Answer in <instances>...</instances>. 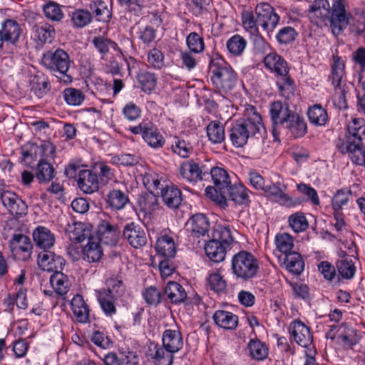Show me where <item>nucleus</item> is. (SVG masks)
Segmentation results:
<instances>
[{
	"instance_id": "f257e3e1",
	"label": "nucleus",
	"mask_w": 365,
	"mask_h": 365,
	"mask_svg": "<svg viewBox=\"0 0 365 365\" xmlns=\"http://www.w3.org/2000/svg\"><path fill=\"white\" fill-rule=\"evenodd\" d=\"M312 24L323 29L329 26L332 34H341L349 24L351 14L346 0H314L308 9Z\"/></svg>"
},
{
	"instance_id": "f03ea898",
	"label": "nucleus",
	"mask_w": 365,
	"mask_h": 365,
	"mask_svg": "<svg viewBox=\"0 0 365 365\" xmlns=\"http://www.w3.org/2000/svg\"><path fill=\"white\" fill-rule=\"evenodd\" d=\"M228 133L232 145L243 148L250 138H264L266 129L256 107L249 104L245 106L243 118L232 122Z\"/></svg>"
},
{
	"instance_id": "7ed1b4c3",
	"label": "nucleus",
	"mask_w": 365,
	"mask_h": 365,
	"mask_svg": "<svg viewBox=\"0 0 365 365\" xmlns=\"http://www.w3.org/2000/svg\"><path fill=\"white\" fill-rule=\"evenodd\" d=\"M279 19L280 16L274 8L268 3L262 2L256 6L254 13L243 14L242 25L253 36L255 43L264 45L265 40L259 34L258 26L269 34L276 29Z\"/></svg>"
},
{
	"instance_id": "20e7f679",
	"label": "nucleus",
	"mask_w": 365,
	"mask_h": 365,
	"mask_svg": "<svg viewBox=\"0 0 365 365\" xmlns=\"http://www.w3.org/2000/svg\"><path fill=\"white\" fill-rule=\"evenodd\" d=\"M210 81L215 93L221 96L230 95L243 86L237 72L222 58L210 61Z\"/></svg>"
},
{
	"instance_id": "39448f33",
	"label": "nucleus",
	"mask_w": 365,
	"mask_h": 365,
	"mask_svg": "<svg viewBox=\"0 0 365 365\" xmlns=\"http://www.w3.org/2000/svg\"><path fill=\"white\" fill-rule=\"evenodd\" d=\"M365 120L362 118H355L350 121L346 128V132L339 135L335 140L336 150L342 155L359 153L364 148Z\"/></svg>"
},
{
	"instance_id": "423d86ee",
	"label": "nucleus",
	"mask_w": 365,
	"mask_h": 365,
	"mask_svg": "<svg viewBox=\"0 0 365 365\" xmlns=\"http://www.w3.org/2000/svg\"><path fill=\"white\" fill-rule=\"evenodd\" d=\"M71 63V60L68 53L61 48L53 51L45 52L41 58L43 66L64 84H69L73 81V77L68 73Z\"/></svg>"
},
{
	"instance_id": "0eeeda50",
	"label": "nucleus",
	"mask_w": 365,
	"mask_h": 365,
	"mask_svg": "<svg viewBox=\"0 0 365 365\" xmlns=\"http://www.w3.org/2000/svg\"><path fill=\"white\" fill-rule=\"evenodd\" d=\"M128 130L134 135H140L144 141L153 148H160L165 145V138L150 120H143L138 125L130 126Z\"/></svg>"
},
{
	"instance_id": "6e6552de",
	"label": "nucleus",
	"mask_w": 365,
	"mask_h": 365,
	"mask_svg": "<svg viewBox=\"0 0 365 365\" xmlns=\"http://www.w3.org/2000/svg\"><path fill=\"white\" fill-rule=\"evenodd\" d=\"M210 163V160L205 162L200 161L198 159L185 160L180 165L179 173L185 180L195 184L208 178L207 165Z\"/></svg>"
},
{
	"instance_id": "1a4fd4ad",
	"label": "nucleus",
	"mask_w": 365,
	"mask_h": 365,
	"mask_svg": "<svg viewBox=\"0 0 365 365\" xmlns=\"http://www.w3.org/2000/svg\"><path fill=\"white\" fill-rule=\"evenodd\" d=\"M269 116L272 122V133L274 140H279L281 128L284 127L287 121L294 113L288 104L280 101H275L270 103Z\"/></svg>"
},
{
	"instance_id": "9d476101",
	"label": "nucleus",
	"mask_w": 365,
	"mask_h": 365,
	"mask_svg": "<svg viewBox=\"0 0 365 365\" xmlns=\"http://www.w3.org/2000/svg\"><path fill=\"white\" fill-rule=\"evenodd\" d=\"M11 256L18 260L26 261L31 257L33 244L27 235L17 232L14 233L9 241Z\"/></svg>"
},
{
	"instance_id": "9b49d317",
	"label": "nucleus",
	"mask_w": 365,
	"mask_h": 365,
	"mask_svg": "<svg viewBox=\"0 0 365 365\" xmlns=\"http://www.w3.org/2000/svg\"><path fill=\"white\" fill-rule=\"evenodd\" d=\"M91 43L99 53L101 60H106V56L108 54L110 48L120 53L127 64L129 74L130 73L131 65L133 64V66L136 63V60L132 56H125L115 41L103 36H96L93 38Z\"/></svg>"
},
{
	"instance_id": "f8f14e48",
	"label": "nucleus",
	"mask_w": 365,
	"mask_h": 365,
	"mask_svg": "<svg viewBox=\"0 0 365 365\" xmlns=\"http://www.w3.org/2000/svg\"><path fill=\"white\" fill-rule=\"evenodd\" d=\"M232 269L233 274H257L259 262L251 252L242 250L232 257Z\"/></svg>"
},
{
	"instance_id": "ddd939ff",
	"label": "nucleus",
	"mask_w": 365,
	"mask_h": 365,
	"mask_svg": "<svg viewBox=\"0 0 365 365\" xmlns=\"http://www.w3.org/2000/svg\"><path fill=\"white\" fill-rule=\"evenodd\" d=\"M263 191L267 197L283 206L294 207L301 202L300 200H294L290 197L286 193V185L280 182L266 185Z\"/></svg>"
},
{
	"instance_id": "4468645a",
	"label": "nucleus",
	"mask_w": 365,
	"mask_h": 365,
	"mask_svg": "<svg viewBox=\"0 0 365 365\" xmlns=\"http://www.w3.org/2000/svg\"><path fill=\"white\" fill-rule=\"evenodd\" d=\"M66 263L63 257L54 252H41L38 255V265L44 272L63 274Z\"/></svg>"
},
{
	"instance_id": "2eb2a0df",
	"label": "nucleus",
	"mask_w": 365,
	"mask_h": 365,
	"mask_svg": "<svg viewBox=\"0 0 365 365\" xmlns=\"http://www.w3.org/2000/svg\"><path fill=\"white\" fill-rule=\"evenodd\" d=\"M23 34L21 26L14 19H7L1 23L0 29V37L2 40V46L7 43L16 46Z\"/></svg>"
},
{
	"instance_id": "dca6fc26",
	"label": "nucleus",
	"mask_w": 365,
	"mask_h": 365,
	"mask_svg": "<svg viewBox=\"0 0 365 365\" xmlns=\"http://www.w3.org/2000/svg\"><path fill=\"white\" fill-rule=\"evenodd\" d=\"M123 237L133 247L137 249L147 243V234L145 230L134 222L127 223L123 230Z\"/></svg>"
},
{
	"instance_id": "f3484780",
	"label": "nucleus",
	"mask_w": 365,
	"mask_h": 365,
	"mask_svg": "<svg viewBox=\"0 0 365 365\" xmlns=\"http://www.w3.org/2000/svg\"><path fill=\"white\" fill-rule=\"evenodd\" d=\"M190 236L193 239H200L209 236L210 222L208 217L202 213L192 215L187 222Z\"/></svg>"
},
{
	"instance_id": "a211bd4d",
	"label": "nucleus",
	"mask_w": 365,
	"mask_h": 365,
	"mask_svg": "<svg viewBox=\"0 0 365 365\" xmlns=\"http://www.w3.org/2000/svg\"><path fill=\"white\" fill-rule=\"evenodd\" d=\"M88 9L92 19L108 24L113 19V1L110 4L104 0H92L88 4Z\"/></svg>"
},
{
	"instance_id": "6ab92c4d",
	"label": "nucleus",
	"mask_w": 365,
	"mask_h": 365,
	"mask_svg": "<svg viewBox=\"0 0 365 365\" xmlns=\"http://www.w3.org/2000/svg\"><path fill=\"white\" fill-rule=\"evenodd\" d=\"M120 231L118 226L108 220H101L98 225L96 237L106 245L114 246L120 238Z\"/></svg>"
},
{
	"instance_id": "aec40b11",
	"label": "nucleus",
	"mask_w": 365,
	"mask_h": 365,
	"mask_svg": "<svg viewBox=\"0 0 365 365\" xmlns=\"http://www.w3.org/2000/svg\"><path fill=\"white\" fill-rule=\"evenodd\" d=\"M99 177L91 170H82L78 172L77 185L86 194H93L99 190Z\"/></svg>"
},
{
	"instance_id": "412c9836",
	"label": "nucleus",
	"mask_w": 365,
	"mask_h": 365,
	"mask_svg": "<svg viewBox=\"0 0 365 365\" xmlns=\"http://www.w3.org/2000/svg\"><path fill=\"white\" fill-rule=\"evenodd\" d=\"M294 341L302 347H308L312 344L313 336L309 327L299 320L292 322L289 328Z\"/></svg>"
},
{
	"instance_id": "4be33fe9",
	"label": "nucleus",
	"mask_w": 365,
	"mask_h": 365,
	"mask_svg": "<svg viewBox=\"0 0 365 365\" xmlns=\"http://www.w3.org/2000/svg\"><path fill=\"white\" fill-rule=\"evenodd\" d=\"M154 248L157 255L164 258H173L177 252L173 237L166 233H160L157 237Z\"/></svg>"
},
{
	"instance_id": "5701e85b",
	"label": "nucleus",
	"mask_w": 365,
	"mask_h": 365,
	"mask_svg": "<svg viewBox=\"0 0 365 365\" xmlns=\"http://www.w3.org/2000/svg\"><path fill=\"white\" fill-rule=\"evenodd\" d=\"M140 176L145 187L153 195L154 202H152L150 207V210H155V207L158 205L155 196L159 195L161 187H163L165 185L161 183L159 175L153 170H149L145 171L143 174H141Z\"/></svg>"
},
{
	"instance_id": "b1692460",
	"label": "nucleus",
	"mask_w": 365,
	"mask_h": 365,
	"mask_svg": "<svg viewBox=\"0 0 365 365\" xmlns=\"http://www.w3.org/2000/svg\"><path fill=\"white\" fill-rule=\"evenodd\" d=\"M159 195L164 204L170 209H178L182 201L181 190L174 185H165L161 187Z\"/></svg>"
},
{
	"instance_id": "393cba45",
	"label": "nucleus",
	"mask_w": 365,
	"mask_h": 365,
	"mask_svg": "<svg viewBox=\"0 0 365 365\" xmlns=\"http://www.w3.org/2000/svg\"><path fill=\"white\" fill-rule=\"evenodd\" d=\"M32 235L36 245L43 252H47L53 247L55 235L48 227L39 225L33 230Z\"/></svg>"
},
{
	"instance_id": "a878e982",
	"label": "nucleus",
	"mask_w": 365,
	"mask_h": 365,
	"mask_svg": "<svg viewBox=\"0 0 365 365\" xmlns=\"http://www.w3.org/2000/svg\"><path fill=\"white\" fill-rule=\"evenodd\" d=\"M30 91L38 98L44 97L51 90L48 77L42 72H37L29 80Z\"/></svg>"
},
{
	"instance_id": "bb28decb",
	"label": "nucleus",
	"mask_w": 365,
	"mask_h": 365,
	"mask_svg": "<svg viewBox=\"0 0 365 365\" xmlns=\"http://www.w3.org/2000/svg\"><path fill=\"white\" fill-rule=\"evenodd\" d=\"M34 39L38 46L51 43L56 37L54 26L47 22L33 26Z\"/></svg>"
},
{
	"instance_id": "cd10ccee",
	"label": "nucleus",
	"mask_w": 365,
	"mask_h": 365,
	"mask_svg": "<svg viewBox=\"0 0 365 365\" xmlns=\"http://www.w3.org/2000/svg\"><path fill=\"white\" fill-rule=\"evenodd\" d=\"M207 168L208 169V176H211L214 185L221 192H226V190H227L231 183L230 177L227 171L222 167L213 166L210 163H207Z\"/></svg>"
},
{
	"instance_id": "c85d7f7f",
	"label": "nucleus",
	"mask_w": 365,
	"mask_h": 365,
	"mask_svg": "<svg viewBox=\"0 0 365 365\" xmlns=\"http://www.w3.org/2000/svg\"><path fill=\"white\" fill-rule=\"evenodd\" d=\"M150 359L155 365H172L174 353L169 351L163 345L152 343L149 348Z\"/></svg>"
},
{
	"instance_id": "c756f323",
	"label": "nucleus",
	"mask_w": 365,
	"mask_h": 365,
	"mask_svg": "<svg viewBox=\"0 0 365 365\" xmlns=\"http://www.w3.org/2000/svg\"><path fill=\"white\" fill-rule=\"evenodd\" d=\"M225 196H229L230 200L239 205L249 206L250 203V190L241 183L230 184L226 190Z\"/></svg>"
},
{
	"instance_id": "7c9ffc66",
	"label": "nucleus",
	"mask_w": 365,
	"mask_h": 365,
	"mask_svg": "<svg viewBox=\"0 0 365 365\" xmlns=\"http://www.w3.org/2000/svg\"><path fill=\"white\" fill-rule=\"evenodd\" d=\"M284 127L288 129L294 138H302L307 133V124L304 118L295 112Z\"/></svg>"
},
{
	"instance_id": "2f4dec72",
	"label": "nucleus",
	"mask_w": 365,
	"mask_h": 365,
	"mask_svg": "<svg viewBox=\"0 0 365 365\" xmlns=\"http://www.w3.org/2000/svg\"><path fill=\"white\" fill-rule=\"evenodd\" d=\"M265 66L278 76L289 74V67L287 61L277 53H270L264 58Z\"/></svg>"
},
{
	"instance_id": "473e14b6",
	"label": "nucleus",
	"mask_w": 365,
	"mask_h": 365,
	"mask_svg": "<svg viewBox=\"0 0 365 365\" xmlns=\"http://www.w3.org/2000/svg\"><path fill=\"white\" fill-rule=\"evenodd\" d=\"M100 239L96 235L89 237L87 245L83 248V258L89 262L99 261L103 255Z\"/></svg>"
},
{
	"instance_id": "72a5a7b5",
	"label": "nucleus",
	"mask_w": 365,
	"mask_h": 365,
	"mask_svg": "<svg viewBox=\"0 0 365 365\" xmlns=\"http://www.w3.org/2000/svg\"><path fill=\"white\" fill-rule=\"evenodd\" d=\"M67 232L70 240L78 243L93 236L91 226L81 222H75L72 225H69Z\"/></svg>"
},
{
	"instance_id": "f704fd0d",
	"label": "nucleus",
	"mask_w": 365,
	"mask_h": 365,
	"mask_svg": "<svg viewBox=\"0 0 365 365\" xmlns=\"http://www.w3.org/2000/svg\"><path fill=\"white\" fill-rule=\"evenodd\" d=\"M215 323L220 327L227 330H234L238 324V317L225 310L216 311L212 317Z\"/></svg>"
},
{
	"instance_id": "c9c22d12",
	"label": "nucleus",
	"mask_w": 365,
	"mask_h": 365,
	"mask_svg": "<svg viewBox=\"0 0 365 365\" xmlns=\"http://www.w3.org/2000/svg\"><path fill=\"white\" fill-rule=\"evenodd\" d=\"M163 345L174 354L179 351L183 346V340L180 331L166 329L162 337Z\"/></svg>"
},
{
	"instance_id": "e433bc0d",
	"label": "nucleus",
	"mask_w": 365,
	"mask_h": 365,
	"mask_svg": "<svg viewBox=\"0 0 365 365\" xmlns=\"http://www.w3.org/2000/svg\"><path fill=\"white\" fill-rule=\"evenodd\" d=\"M170 150L180 158L187 159L192 155L194 148L190 142L175 135L170 145Z\"/></svg>"
},
{
	"instance_id": "4c0bfd02",
	"label": "nucleus",
	"mask_w": 365,
	"mask_h": 365,
	"mask_svg": "<svg viewBox=\"0 0 365 365\" xmlns=\"http://www.w3.org/2000/svg\"><path fill=\"white\" fill-rule=\"evenodd\" d=\"M228 248L220 242L210 239L205 244V251L210 259L220 262L225 259Z\"/></svg>"
},
{
	"instance_id": "58836bf2",
	"label": "nucleus",
	"mask_w": 365,
	"mask_h": 365,
	"mask_svg": "<svg viewBox=\"0 0 365 365\" xmlns=\"http://www.w3.org/2000/svg\"><path fill=\"white\" fill-rule=\"evenodd\" d=\"M212 240L220 242L230 250L235 242L232 232L228 225H217L212 232Z\"/></svg>"
},
{
	"instance_id": "ea45409f",
	"label": "nucleus",
	"mask_w": 365,
	"mask_h": 365,
	"mask_svg": "<svg viewBox=\"0 0 365 365\" xmlns=\"http://www.w3.org/2000/svg\"><path fill=\"white\" fill-rule=\"evenodd\" d=\"M309 123L315 126H324L329 121L327 111L321 104H314L307 110Z\"/></svg>"
},
{
	"instance_id": "a19ab883",
	"label": "nucleus",
	"mask_w": 365,
	"mask_h": 365,
	"mask_svg": "<svg viewBox=\"0 0 365 365\" xmlns=\"http://www.w3.org/2000/svg\"><path fill=\"white\" fill-rule=\"evenodd\" d=\"M165 294L173 304L185 302L187 299V293L182 286L173 281L168 282Z\"/></svg>"
},
{
	"instance_id": "79ce46f5",
	"label": "nucleus",
	"mask_w": 365,
	"mask_h": 365,
	"mask_svg": "<svg viewBox=\"0 0 365 365\" xmlns=\"http://www.w3.org/2000/svg\"><path fill=\"white\" fill-rule=\"evenodd\" d=\"M106 202L113 210H120L130 202V200L125 192L113 189L107 195Z\"/></svg>"
},
{
	"instance_id": "37998d69",
	"label": "nucleus",
	"mask_w": 365,
	"mask_h": 365,
	"mask_svg": "<svg viewBox=\"0 0 365 365\" xmlns=\"http://www.w3.org/2000/svg\"><path fill=\"white\" fill-rule=\"evenodd\" d=\"M71 24L73 29L85 28L93 22L89 9H76L69 14Z\"/></svg>"
},
{
	"instance_id": "c03bdc74",
	"label": "nucleus",
	"mask_w": 365,
	"mask_h": 365,
	"mask_svg": "<svg viewBox=\"0 0 365 365\" xmlns=\"http://www.w3.org/2000/svg\"><path fill=\"white\" fill-rule=\"evenodd\" d=\"M119 6L125 8L127 14L139 17L144 9L149 6L150 0H116Z\"/></svg>"
},
{
	"instance_id": "a18cd8bd",
	"label": "nucleus",
	"mask_w": 365,
	"mask_h": 365,
	"mask_svg": "<svg viewBox=\"0 0 365 365\" xmlns=\"http://www.w3.org/2000/svg\"><path fill=\"white\" fill-rule=\"evenodd\" d=\"M71 308L78 322L86 323L89 319V309L82 296L76 295L71 300Z\"/></svg>"
},
{
	"instance_id": "49530a36",
	"label": "nucleus",
	"mask_w": 365,
	"mask_h": 365,
	"mask_svg": "<svg viewBox=\"0 0 365 365\" xmlns=\"http://www.w3.org/2000/svg\"><path fill=\"white\" fill-rule=\"evenodd\" d=\"M136 78L144 93H150L156 88L158 77L154 73L143 71L138 73Z\"/></svg>"
},
{
	"instance_id": "de8ad7c7",
	"label": "nucleus",
	"mask_w": 365,
	"mask_h": 365,
	"mask_svg": "<svg viewBox=\"0 0 365 365\" xmlns=\"http://www.w3.org/2000/svg\"><path fill=\"white\" fill-rule=\"evenodd\" d=\"M284 264L288 272L292 274H302L304 268V262L302 255L297 252L285 255Z\"/></svg>"
},
{
	"instance_id": "09e8293b",
	"label": "nucleus",
	"mask_w": 365,
	"mask_h": 365,
	"mask_svg": "<svg viewBox=\"0 0 365 365\" xmlns=\"http://www.w3.org/2000/svg\"><path fill=\"white\" fill-rule=\"evenodd\" d=\"M207 136L213 144L222 143L225 139V128L218 120L211 121L206 128Z\"/></svg>"
},
{
	"instance_id": "8fccbe9b",
	"label": "nucleus",
	"mask_w": 365,
	"mask_h": 365,
	"mask_svg": "<svg viewBox=\"0 0 365 365\" xmlns=\"http://www.w3.org/2000/svg\"><path fill=\"white\" fill-rule=\"evenodd\" d=\"M56 175L54 168L45 160H40L37 164L36 176L40 183L51 181Z\"/></svg>"
},
{
	"instance_id": "3c124183",
	"label": "nucleus",
	"mask_w": 365,
	"mask_h": 365,
	"mask_svg": "<svg viewBox=\"0 0 365 365\" xmlns=\"http://www.w3.org/2000/svg\"><path fill=\"white\" fill-rule=\"evenodd\" d=\"M247 348L252 359L257 361H262L268 356L267 346L258 339H251L248 343Z\"/></svg>"
},
{
	"instance_id": "603ef678",
	"label": "nucleus",
	"mask_w": 365,
	"mask_h": 365,
	"mask_svg": "<svg viewBox=\"0 0 365 365\" xmlns=\"http://www.w3.org/2000/svg\"><path fill=\"white\" fill-rule=\"evenodd\" d=\"M288 224L295 233L303 232L309 228V222L305 214L301 211L296 212L288 217Z\"/></svg>"
},
{
	"instance_id": "864d4df0",
	"label": "nucleus",
	"mask_w": 365,
	"mask_h": 365,
	"mask_svg": "<svg viewBox=\"0 0 365 365\" xmlns=\"http://www.w3.org/2000/svg\"><path fill=\"white\" fill-rule=\"evenodd\" d=\"M247 46L246 39L239 34H235L226 43V47L230 55L240 56Z\"/></svg>"
},
{
	"instance_id": "5fc2aeb1",
	"label": "nucleus",
	"mask_w": 365,
	"mask_h": 365,
	"mask_svg": "<svg viewBox=\"0 0 365 365\" xmlns=\"http://www.w3.org/2000/svg\"><path fill=\"white\" fill-rule=\"evenodd\" d=\"M274 244L278 251L287 255L292 252L294 237L287 232L277 233L274 237Z\"/></svg>"
},
{
	"instance_id": "6e6d98bb",
	"label": "nucleus",
	"mask_w": 365,
	"mask_h": 365,
	"mask_svg": "<svg viewBox=\"0 0 365 365\" xmlns=\"http://www.w3.org/2000/svg\"><path fill=\"white\" fill-rule=\"evenodd\" d=\"M62 95L66 103L71 106H81L86 98L81 90L73 87L65 88Z\"/></svg>"
},
{
	"instance_id": "4d7b16f0",
	"label": "nucleus",
	"mask_w": 365,
	"mask_h": 365,
	"mask_svg": "<svg viewBox=\"0 0 365 365\" xmlns=\"http://www.w3.org/2000/svg\"><path fill=\"white\" fill-rule=\"evenodd\" d=\"M45 16L53 22H60L64 18L61 6L56 2L49 1L43 6Z\"/></svg>"
},
{
	"instance_id": "13d9d810",
	"label": "nucleus",
	"mask_w": 365,
	"mask_h": 365,
	"mask_svg": "<svg viewBox=\"0 0 365 365\" xmlns=\"http://www.w3.org/2000/svg\"><path fill=\"white\" fill-rule=\"evenodd\" d=\"M50 283L56 294L61 296L66 294L71 285L68 275H51Z\"/></svg>"
},
{
	"instance_id": "bf43d9fd",
	"label": "nucleus",
	"mask_w": 365,
	"mask_h": 365,
	"mask_svg": "<svg viewBox=\"0 0 365 365\" xmlns=\"http://www.w3.org/2000/svg\"><path fill=\"white\" fill-rule=\"evenodd\" d=\"M284 78L281 82H277L279 95L287 100H289L294 96L296 85L294 80L289 74L283 76Z\"/></svg>"
},
{
	"instance_id": "052dcab7",
	"label": "nucleus",
	"mask_w": 365,
	"mask_h": 365,
	"mask_svg": "<svg viewBox=\"0 0 365 365\" xmlns=\"http://www.w3.org/2000/svg\"><path fill=\"white\" fill-rule=\"evenodd\" d=\"M147 62L155 70H161L165 66L164 53L157 48H153L147 52Z\"/></svg>"
},
{
	"instance_id": "680f3d73",
	"label": "nucleus",
	"mask_w": 365,
	"mask_h": 365,
	"mask_svg": "<svg viewBox=\"0 0 365 365\" xmlns=\"http://www.w3.org/2000/svg\"><path fill=\"white\" fill-rule=\"evenodd\" d=\"M298 36V32L292 26H287L280 29L276 34V40L280 45H289L293 43Z\"/></svg>"
},
{
	"instance_id": "e2e57ef3",
	"label": "nucleus",
	"mask_w": 365,
	"mask_h": 365,
	"mask_svg": "<svg viewBox=\"0 0 365 365\" xmlns=\"http://www.w3.org/2000/svg\"><path fill=\"white\" fill-rule=\"evenodd\" d=\"M351 197L350 189L341 188L338 190L334 195L331 200V206L334 210H341L342 207L346 205Z\"/></svg>"
},
{
	"instance_id": "0e129e2a",
	"label": "nucleus",
	"mask_w": 365,
	"mask_h": 365,
	"mask_svg": "<svg viewBox=\"0 0 365 365\" xmlns=\"http://www.w3.org/2000/svg\"><path fill=\"white\" fill-rule=\"evenodd\" d=\"M186 43L190 51L194 53H200L205 50L204 39L196 32H191L187 35Z\"/></svg>"
},
{
	"instance_id": "69168bd1",
	"label": "nucleus",
	"mask_w": 365,
	"mask_h": 365,
	"mask_svg": "<svg viewBox=\"0 0 365 365\" xmlns=\"http://www.w3.org/2000/svg\"><path fill=\"white\" fill-rule=\"evenodd\" d=\"M205 194L207 197L215 202L220 207L227 205L225 192H221L215 185L207 187L205 189Z\"/></svg>"
},
{
	"instance_id": "338daca9",
	"label": "nucleus",
	"mask_w": 365,
	"mask_h": 365,
	"mask_svg": "<svg viewBox=\"0 0 365 365\" xmlns=\"http://www.w3.org/2000/svg\"><path fill=\"white\" fill-rule=\"evenodd\" d=\"M156 32L153 26L147 25L139 28L137 32L138 38L143 43L148 45L155 40Z\"/></svg>"
},
{
	"instance_id": "774afa93",
	"label": "nucleus",
	"mask_w": 365,
	"mask_h": 365,
	"mask_svg": "<svg viewBox=\"0 0 365 365\" xmlns=\"http://www.w3.org/2000/svg\"><path fill=\"white\" fill-rule=\"evenodd\" d=\"M123 114L128 120L135 121L141 116V108L133 102H129L123 108Z\"/></svg>"
}]
</instances>
